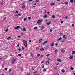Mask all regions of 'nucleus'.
<instances>
[{"mask_svg":"<svg viewBox=\"0 0 75 75\" xmlns=\"http://www.w3.org/2000/svg\"><path fill=\"white\" fill-rule=\"evenodd\" d=\"M23 44L24 45L25 47H27V42L25 40H23Z\"/></svg>","mask_w":75,"mask_h":75,"instance_id":"nucleus-1","label":"nucleus"},{"mask_svg":"<svg viewBox=\"0 0 75 75\" xmlns=\"http://www.w3.org/2000/svg\"><path fill=\"white\" fill-rule=\"evenodd\" d=\"M41 21H42V20H39L38 21L37 23L38 24H40L41 23Z\"/></svg>","mask_w":75,"mask_h":75,"instance_id":"nucleus-2","label":"nucleus"},{"mask_svg":"<svg viewBox=\"0 0 75 75\" xmlns=\"http://www.w3.org/2000/svg\"><path fill=\"white\" fill-rule=\"evenodd\" d=\"M16 61V59H12V64H13Z\"/></svg>","mask_w":75,"mask_h":75,"instance_id":"nucleus-3","label":"nucleus"},{"mask_svg":"<svg viewBox=\"0 0 75 75\" xmlns=\"http://www.w3.org/2000/svg\"><path fill=\"white\" fill-rule=\"evenodd\" d=\"M47 42L48 41L47 40L45 41L42 43V45H45V44H47Z\"/></svg>","mask_w":75,"mask_h":75,"instance_id":"nucleus-4","label":"nucleus"},{"mask_svg":"<svg viewBox=\"0 0 75 75\" xmlns=\"http://www.w3.org/2000/svg\"><path fill=\"white\" fill-rule=\"evenodd\" d=\"M22 8H24L25 7V4H24V3H23L22 4Z\"/></svg>","mask_w":75,"mask_h":75,"instance_id":"nucleus-5","label":"nucleus"},{"mask_svg":"<svg viewBox=\"0 0 75 75\" xmlns=\"http://www.w3.org/2000/svg\"><path fill=\"white\" fill-rule=\"evenodd\" d=\"M54 43H54V42H53L52 44H51L50 45L51 47H53V46H54Z\"/></svg>","mask_w":75,"mask_h":75,"instance_id":"nucleus-6","label":"nucleus"},{"mask_svg":"<svg viewBox=\"0 0 75 75\" xmlns=\"http://www.w3.org/2000/svg\"><path fill=\"white\" fill-rule=\"evenodd\" d=\"M66 37V35H64L63 37V38H64L65 39H67V37Z\"/></svg>","mask_w":75,"mask_h":75,"instance_id":"nucleus-7","label":"nucleus"},{"mask_svg":"<svg viewBox=\"0 0 75 75\" xmlns=\"http://www.w3.org/2000/svg\"><path fill=\"white\" fill-rule=\"evenodd\" d=\"M1 4L2 6L3 5H5V3L4 2H2L1 3Z\"/></svg>","mask_w":75,"mask_h":75,"instance_id":"nucleus-8","label":"nucleus"},{"mask_svg":"<svg viewBox=\"0 0 75 75\" xmlns=\"http://www.w3.org/2000/svg\"><path fill=\"white\" fill-rule=\"evenodd\" d=\"M51 22H48L47 23V25H50V24H51Z\"/></svg>","mask_w":75,"mask_h":75,"instance_id":"nucleus-9","label":"nucleus"},{"mask_svg":"<svg viewBox=\"0 0 75 75\" xmlns=\"http://www.w3.org/2000/svg\"><path fill=\"white\" fill-rule=\"evenodd\" d=\"M65 50H64V49H62V53H64V52H65Z\"/></svg>","mask_w":75,"mask_h":75,"instance_id":"nucleus-10","label":"nucleus"},{"mask_svg":"<svg viewBox=\"0 0 75 75\" xmlns=\"http://www.w3.org/2000/svg\"><path fill=\"white\" fill-rule=\"evenodd\" d=\"M49 63H50V62H49V61H47L46 62V64H47V65H48Z\"/></svg>","mask_w":75,"mask_h":75,"instance_id":"nucleus-11","label":"nucleus"},{"mask_svg":"<svg viewBox=\"0 0 75 75\" xmlns=\"http://www.w3.org/2000/svg\"><path fill=\"white\" fill-rule=\"evenodd\" d=\"M62 39V38H60L58 39H57V41H60Z\"/></svg>","mask_w":75,"mask_h":75,"instance_id":"nucleus-12","label":"nucleus"},{"mask_svg":"<svg viewBox=\"0 0 75 75\" xmlns=\"http://www.w3.org/2000/svg\"><path fill=\"white\" fill-rule=\"evenodd\" d=\"M42 42V39H40L39 41V43H41Z\"/></svg>","mask_w":75,"mask_h":75,"instance_id":"nucleus-13","label":"nucleus"},{"mask_svg":"<svg viewBox=\"0 0 75 75\" xmlns=\"http://www.w3.org/2000/svg\"><path fill=\"white\" fill-rule=\"evenodd\" d=\"M50 6H54V5H55V3H51L50 4Z\"/></svg>","mask_w":75,"mask_h":75,"instance_id":"nucleus-14","label":"nucleus"},{"mask_svg":"<svg viewBox=\"0 0 75 75\" xmlns=\"http://www.w3.org/2000/svg\"><path fill=\"white\" fill-rule=\"evenodd\" d=\"M71 54H75V51H72Z\"/></svg>","mask_w":75,"mask_h":75,"instance_id":"nucleus-15","label":"nucleus"},{"mask_svg":"<svg viewBox=\"0 0 75 75\" xmlns=\"http://www.w3.org/2000/svg\"><path fill=\"white\" fill-rule=\"evenodd\" d=\"M40 50L41 51H43L44 50V48H41L40 49Z\"/></svg>","mask_w":75,"mask_h":75,"instance_id":"nucleus-16","label":"nucleus"},{"mask_svg":"<svg viewBox=\"0 0 75 75\" xmlns=\"http://www.w3.org/2000/svg\"><path fill=\"white\" fill-rule=\"evenodd\" d=\"M57 61H58L59 62H61V61H62L59 59H58L57 60Z\"/></svg>","mask_w":75,"mask_h":75,"instance_id":"nucleus-17","label":"nucleus"},{"mask_svg":"<svg viewBox=\"0 0 75 75\" xmlns=\"http://www.w3.org/2000/svg\"><path fill=\"white\" fill-rule=\"evenodd\" d=\"M64 4H65L66 5H67V4H68V2H67V1H65L64 2Z\"/></svg>","mask_w":75,"mask_h":75,"instance_id":"nucleus-18","label":"nucleus"},{"mask_svg":"<svg viewBox=\"0 0 75 75\" xmlns=\"http://www.w3.org/2000/svg\"><path fill=\"white\" fill-rule=\"evenodd\" d=\"M57 52H58V50H55V54H57Z\"/></svg>","mask_w":75,"mask_h":75,"instance_id":"nucleus-19","label":"nucleus"},{"mask_svg":"<svg viewBox=\"0 0 75 75\" xmlns=\"http://www.w3.org/2000/svg\"><path fill=\"white\" fill-rule=\"evenodd\" d=\"M69 59H73V56H70L69 57Z\"/></svg>","mask_w":75,"mask_h":75,"instance_id":"nucleus-20","label":"nucleus"},{"mask_svg":"<svg viewBox=\"0 0 75 75\" xmlns=\"http://www.w3.org/2000/svg\"><path fill=\"white\" fill-rule=\"evenodd\" d=\"M44 26H42L41 27V30H43V29H44Z\"/></svg>","mask_w":75,"mask_h":75,"instance_id":"nucleus-21","label":"nucleus"},{"mask_svg":"<svg viewBox=\"0 0 75 75\" xmlns=\"http://www.w3.org/2000/svg\"><path fill=\"white\" fill-rule=\"evenodd\" d=\"M28 18L29 20H31V17H29Z\"/></svg>","mask_w":75,"mask_h":75,"instance_id":"nucleus-22","label":"nucleus"},{"mask_svg":"<svg viewBox=\"0 0 75 75\" xmlns=\"http://www.w3.org/2000/svg\"><path fill=\"white\" fill-rule=\"evenodd\" d=\"M61 71L62 72H63V73H64L65 72V70L64 69L62 70Z\"/></svg>","mask_w":75,"mask_h":75,"instance_id":"nucleus-23","label":"nucleus"},{"mask_svg":"<svg viewBox=\"0 0 75 75\" xmlns=\"http://www.w3.org/2000/svg\"><path fill=\"white\" fill-rule=\"evenodd\" d=\"M8 29H6L5 30V31L6 33V32H7V31H8Z\"/></svg>","mask_w":75,"mask_h":75,"instance_id":"nucleus-24","label":"nucleus"},{"mask_svg":"<svg viewBox=\"0 0 75 75\" xmlns=\"http://www.w3.org/2000/svg\"><path fill=\"white\" fill-rule=\"evenodd\" d=\"M33 53H30V55L31 56V57H33Z\"/></svg>","mask_w":75,"mask_h":75,"instance_id":"nucleus-25","label":"nucleus"},{"mask_svg":"<svg viewBox=\"0 0 75 75\" xmlns=\"http://www.w3.org/2000/svg\"><path fill=\"white\" fill-rule=\"evenodd\" d=\"M71 70H74V68L73 67H71Z\"/></svg>","mask_w":75,"mask_h":75,"instance_id":"nucleus-26","label":"nucleus"},{"mask_svg":"<svg viewBox=\"0 0 75 75\" xmlns=\"http://www.w3.org/2000/svg\"><path fill=\"white\" fill-rule=\"evenodd\" d=\"M34 30H37V29H38L37 27H35L34 28Z\"/></svg>","mask_w":75,"mask_h":75,"instance_id":"nucleus-27","label":"nucleus"},{"mask_svg":"<svg viewBox=\"0 0 75 75\" xmlns=\"http://www.w3.org/2000/svg\"><path fill=\"white\" fill-rule=\"evenodd\" d=\"M17 27H18V28H21V27H20V26H17Z\"/></svg>","mask_w":75,"mask_h":75,"instance_id":"nucleus-28","label":"nucleus"},{"mask_svg":"<svg viewBox=\"0 0 75 75\" xmlns=\"http://www.w3.org/2000/svg\"><path fill=\"white\" fill-rule=\"evenodd\" d=\"M47 16H48L47 15H45V16H44V17L46 18V17H47Z\"/></svg>","mask_w":75,"mask_h":75,"instance_id":"nucleus-29","label":"nucleus"},{"mask_svg":"<svg viewBox=\"0 0 75 75\" xmlns=\"http://www.w3.org/2000/svg\"><path fill=\"white\" fill-rule=\"evenodd\" d=\"M10 39H11V38H10V37H8L7 38V39L8 40H10Z\"/></svg>","mask_w":75,"mask_h":75,"instance_id":"nucleus-30","label":"nucleus"},{"mask_svg":"<svg viewBox=\"0 0 75 75\" xmlns=\"http://www.w3.org/2000/svg\"><path fill=\"white\" fill-rule=\"evenodd\" d=\"M40 54H37V57H40Z\"/></svg>","mask_w":75,"mask_h":75,"instance_id":"nucleus-31","label":"nucleus"},{"mask_svg":"<svg viewBox=\"0 0 75 75\" xmlns=\"http://www.w3.org/2000/svg\"><path fill=\"white\" fill-rule=\"evenodd\" d=\"M23 31H26V30L25 29V28H23Z\"/></svg>","mask_w":75,"mask_h":75,"instance_id":"nucleus-32","label":"nucleus"},{"mask_svg":"<svg viewBox=\"0 0 75 75\" xmlns=\"http://www.w3.org/2000/svg\"><path fill=\"white\" fill-rule=\"evenodd\" d=\"M18 56H19V57H21V54H18Z\"/></svg>","mask_w":75,"mask_h":75,"instance_id":"nucleus-33","label":"nucleus"},{"mask_svg":"<svg viewBox=\"0 0 75 75\" xmlns=\"http://www.w3.org/2000/svg\"><path fill=\"white\" fill-rule=\"evenodd\" d=\"M55 16L54 15H53L52 16V18H55Z\"/></svg>","mask_w":75,"mask_h":75,"instance_id":"nucleus-34","label":"nucleus"},{"mask_svg":"<svg viewBox=\"0 0 75 75\" xmlns=\"http://www.w3.org/2000/svg\"><path fill=\"white\" fill-rule=\"evenodd\" d=\"M25 20H27V18H25L23 19V21H25Z\"/></svg>","mask_w":75,"mask_h":75,"instance_id":"nucleus-35","label":"nucleus"},{"mask_svg":"<svg viewBox=\"0 0 75 75\" xmlns=\"http://www.w3.org/2000/svg\"><path fill=\"white\" fill-rule=\"evenodd\" d=\"M43 72H45L46 71V69H44L43 70Z\"/></svg>","mask_w":75,"mask_h":75,"instance_id":"nucleus-36","label":"nucleus"},{"mask_svg":"<svg viewBox=\"0 0 75 75\" xmlns=\"http://www.w3.org/2000/svg\"><path fill=\"white\" fill-rule=\"evenodd\" d=\"M29 42H31V40H29Z\"/></svg>","mask_w":75,"mask_h":75,"instance_id":"nucleus-37","label":"nucleus"},{"mask_svg":"<svg viewBox=\"0 0 75 75\" xmlns=\"http://www.w3.org/2000/svg\"><path fill=\"white\" fill-rule=\"evenodd\" d=\"M14 29H18V28L17 26H16V27H15Z\"/></svg>","mask_w":75,"mask_h":75,"instance_id":"nucleus-38","label":"nucleus"},{"mask_svg":"<svg viewBox=\"0 0 75 75\" xmlns=\"http://www.w3.org/2000/svg\"><path fill=\"white\" fill-rule=\"evenodd\" d=\"M71 3H73V0H71L70 1Z\"/></svg>","mask_w":75,"mask_h":75,"instance_id":"nucleus-39","label":"nucleus"},{"mask_svg":"<svg viewBox=\"0 0 75 75\" xmlns=\"http://www.w3.org/2000/svg\"><path fill=\"white\" fill-rule=\"evenodd\" d=\"M18 13V11H17L15 12V13Z\"/></svg>","mask_w":75,"mask_h":75,"instance_id":"nucleus-40","label":"nucleus"},{"mask_svg":"<svg viewBox=\"0 0 75 75\" xmlns=\"http://www.w3.org/2000/svg\"><path fill=\"white\" fill-rule=\"evenodd\" d=\"M39 0H36V3H38V2H39Z\"/></svg>","mask_w":75,"mask_h":75,"instance_id":"nucleus-41","label":"nucleus"},{"mask_svg":"<svg viewBox=\"0 0 75 75\" xmlns=\"http://www.w3.org/2000/svg\"><path fill=\"white\" fill-rule=\"evenodd\" d=\"M21 49H22V50H24V47H22Z\"/></svg>","mask_w":75,"mask_h":75,"instance_id":"nucleus-42","label":"nucleus"},{"mask_svg":"<svg viewBox=\"0 0 75 75\" xmlns=\"http://www.w3.org/2000/svg\"><path fill=\"white\" fill-rule=\"evenodd\" d=\"M50 54H47V55H46V56H50Z\"/></svg>","mask_w":75,"mask_h":75,"instance_id":"nucleus-43","label":"nucleus"},{"mask_svg":"<svg viewBox=\"0 0 75 75\" xmlns=\"http://www.w3.org/2000/svg\"><path fill=\"white\" fill-rule=\"evenodd\" d=\"M39 49V48L38 47H37V48H36V50H38Z\"/></svg>","mask_w":75,"mask_h":75,"instance_id":"nucleus-44","label":"nucleus"},{"mask_svg":"<svg viewBox=\"0 0 75 75\" xmlns=\"http://www.w3.org/2000/svg\"><path fill=\"white\" fill-rule=\"evenodd\" d=\"M64 40H62V42H64Z\"/></svg>","mask_w":75,"mask_h":75,"instance_id":"nucleus-45","label":"nucleus"},{"mask_svg":"<svg viewBox=\"0 0 75 75\" xmlns=\"http://www.w3.org/2000/svg\"><path fill=\"white\" fill-rule=\"evenodd\" d=\"M9 72H11V69H10L9 71H8Z\"/></svg>","mask_w":75,"mask_h":75,"instance_id":"nucleus-46","label":"nucleus"},{"mask_svg":"<svg viewBox=\"0 0 75 75\" xmlns=\"http://www.w3.org/2000/svg\"><path fill=\"white\" fill-rule=\"evenodd\" d=\"M7 68H5V69H4V70H5V71H7Z\"/></svg>","mask_w":75,"mask_h":75,"instance_id":"nucleus-47","label":"nucleus"},{"mask_svg":"<svg viewBox=\"0 0 75 75\" xmlns=\"http://www.w3.org/2000/svg\"><path fill=\"white\" fill-rule=\"evenodd\" d=\"M44 61H42L41 62V64H43V62H44Z\"/></svg>","mask_w":75,"mask_h":75,"instance_id":"nucleus-48","label":"nucleus"},{"mask_svg":"<svg viewBox=\"0 0 75 75\" xmlns=\"http://www.w3.org/2000/svg\"><path fill=\"white\" fill-rule=\"evenodd\" d=\"M58 45V44L57 43H56V44H55V45L56 46H57V45Z\"/></svg>","mask_w":75,"mask_h":75,"instance_id":"nucleus-49","label":"nucleus"},{"mask_svg":"<svg viewBox=\"0 0 75 75\" xmlns=\"http://www.w3.org/2000/svg\"><path fill=\"white\" fill-rule=\"evenodd\" d=\"M18 50V51H21V49L20 48H19Z\"/></svg>","mask_w":75,"mask_h":75,"instance_id":"nucleus-50","label":"nucleus"},{"mask_svg":"<svg viewBox=\"0 0 75 75\" xmlns=\"http://www.w3.org/2000/svg\"><path fill=\"white\" fill-rule=\"evenodd\" d=\"M72 27H74V24H72Z\"/></svg>","mask_w":75,"mask_h":75,"instance_id":"nucleus-51","label":"nucleus"},{"mask_svg":"<svg viewBox=\"0 0 75 75\" xmlns=\"http://www.w3.org/2000/svg\"><path fill=\"white\" fill-rule=\"evenodd\" d=\"M18 16H21V13H19L18 14Z\"/></svg>","mask_w":75,"mask_h":75,"instance_id":"nucleus-52","label":"nucleus"},{"mask_svg":"<svg viewBox=\"0 0 75 75\" xmlns=\"http://www.w3.org/2000/svg\"><path fill=\"white\" fill-rule=\"evenodd\" d=\"M20 69L21 71H22V70H23V68H21Z\"/></svg>","mask_w":75,"mask_h":75,"instance_id":"nucleus-53","label":"nucleus"},{"mask_svg":"<svg viewBox=\"0 0 75 75\" xmlns=\"http://www.w3.org/2000/svg\"><path fill=\"white\" fill-rule=\"evenodd\" d=\"M44 65H43L42 66V68H44Z\"/></svg>","mask_w":75,"mask_h":75,"instance_id":"nucleus-54","label":"nucleus"},{"mask_svg":"<svg viewBox=\"0 0 75 75\" xmlns=\"http://www.w3.org/2000/svg\"><path fill=\"white\" fill-rule=\"evenodd\" d=\"M50 32H52V30H50Z\"/></svg>","mask_w":75,"mask_h":75,"instance_id":"nucleus-55","label":"nucleus"},{"mask_svg":"<svg viewBox=\"0 0 75 75\" xmlns=\"http://www.w3.org/2000/svg\"><path fill=\"white\" fill-rule=\"evenodd\" d=\"M63 23V21H61V24H62V23Z\"/></svg>","mask_w":75,"mask_h":75,"instance_id":"nucleus-56","label":"nucleus"},{"mask_svg":"<svg viewBox=\"0 0 75 75\" xmlns=\"http://www.w3.org/2000/svg\"><path fill=\"white\" fill-rule=\"evenodd\" d=\"M0 75H4V74H0Z\"/></svg>","mask_w":75,"mask_h":75,"instance_id":"nucleus-57","label":"nucleus"},{"mask_svg":"<svg viewBox=\"0 0 75 75\" xmlns=\"http://www.w3.org/2000/svg\"><path fill=\"white\" fill-rule=\"evenodd\" d=\"M6 17H5L4 18V20H6Z\"/></svg>","mask_w":75,"mask_h":75,"instance_id":"nucleus-58","label":"nucleus"},{"mask_svg":"<svg viewBox=\"0 0 75 75\" xmlns=\"http://www.w3.org/2000/svg\"><path fill=\"white\" fill-rule=\"evenodd\" d=\"M67 18H68V17H67V16H66V17H65V18L67 19Z\"/></svg>","mask_w":75,"mask_h":75,"instance_id":"nucleus-59","label":"nucleus"},{"mask_svg":"<svg viewBox=\"0 0 75 75\" xmlns=\"http://www.w3.org/2000/svg\"><path fill=\"white\" fill-rule=\"evenodd\" d=\"M48 60H49V61L51 60V59H50V58H48Z\"/></svg>","mask_w":75,"mask_h":75,"instance_id":"nucleus-60","label":"nucleus"},{"mask_svg":"<svg viewBox=\"0 0 75 75\" xmlns=\"http://www.w3.org/2000/svg\"><path fill=\"white\" fill-rule=\"evenodd\" d=\"M55 75H59V74H58V73H57Z\"/></svg>","mask_w":75,"mask_h":75,"instance_id":"nucleus-61","label":"nucleus"},{"mask_svg":"<svg viewBox=\"0 0 75 75\" xmlns=\"http://www.w3.org/2000/svg\"><path fill=\"white\" fill-rule=\"evenodd\" d=\"M41 57H43V55H41L40 56Z\"/></svg>","mask_w":75,"mask_h":75,"instance_id":"nucleus-62","label":"nucleus"},{"mask_svg":"<svg viewBox=\"0 0 75 75\" xmlns=\"http://www.w3.org/2000/svg\"><path fill=\"white\" fill-rule=\"evenodd\" d=\"M30 75V73H28V74H27L26 75Z\"/></svg>","mask_w":75,"mask_h":75,"instance_id":"nucleus-63","label":"nucleus"},{"mask_svg":"<svg viewBox=\"0 0 75 75\" xmlns=\"http://www.w3.org/2000/svg\"><path fill=\"white\" fill-rule=\"evenodd\" d=\"M17 47H19V44H18V45H17Z\"/></svg>","mask_w":75,"mask_h":75,"instance_id":"nucleus-64","label":"nucleus"}]
</instances>
